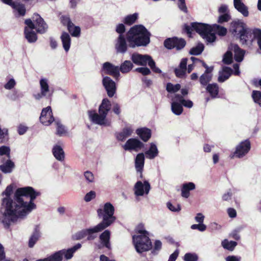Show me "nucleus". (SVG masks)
<instances>
[{
    "mask_svg": "<svg viewBox=\"0 0 261 261\" xmlns=\"http://www.w3.org/2000/svg\"><path fill=\"white\" fill-rule=\"evenodd\" d=\"M151 33L142 24H137L131 27L126 33V38L124 35H119L115 44L117 53H125L127 50L126 40L131 48L146 46L150 41Z\"/></svg>",
    "mask_w": 261,
    "mask_h": 261,
    "instance_id": "1",
    "label": "nucleus"
},
{
    "mask_svg": "<svg viewBox=\"0 0 261 261\" xmlns=\"http://www.w3.org/2000/svg\"><path fill=\"white\" fill-rule=\"evenodd\" d=\"M41 195L32 187H25L18 188L15 193V198L17 204L19 205L20 209L17 214L18 216H23L36 208L34 200Z\"/></svg>",
    "mask_w": 261,
    "mask_h": 261,
    "instance_id": "2",
    "label": "nucleus"
},
{
    "mask_svg": "<svg viewBox=\"0 0 261 261\" xmlns=\"http://www.w3.org/2000/svg\"><path fill=\"white\" fill-rule=\"evenodd\" d=\"M13 187L10 185L7 187L5 190L2 193L3 195H6V197L4 198L2 200V205L5 206V211L3 214V219L2 223L4 227L8 229L11 222H14L17 220V214L18 210L20 209L19 205L16 203L10 198L13 193Z\"/></svg>",
    "mask_w": 261,
    "mask_h": 261,
    "instance_id": "3",
    "label": "nucleus"
},
{
    "mask_svg": "<svg viewBox=\"0 0 261 261\" xmlns=\"http://www.w3.org/2000/svg\"><path fill=\"white\" fill-rule=\"evenodd\" d=\"M111 108V101L107 98H103L98 108L99 114L97 113L95 110L88 111L90 120L96 124L109 126L110 122H108L107 116Z\"/></svg>",
    "mask_w": 261,
    "mask_h": 261,
    "instance_id": "4",
    "label": "nucleus"
},
{
    "mask_svg": "<svg viewBox=\"0 0 261 261\" xmlns=\"http://www.w3.org/2000/svg\"><path fill=\"white\" fill-rule=\"evenodd\" d=\"M143 227V225L142 224H139L138 226V232L141 234L133 237L136 249L139 253L148 251L152 248L150 239L147 236L148 232L142 229Z\"/></svg>",
    "mask_w": 261,
    "mask_h": 261,
    "instance_id": "5",
    "label": "nucleus"
},
{
    "mask_svg": "<svg viewBox=\"0 0 261 261\" xmlns=\"http://www.w3.org/2000/svg\"><path fill=\"white\" fill-rule=\"evenodd\" d=\"M231 27L232 33L238 36L242 44H246L249 40L252 41L253 31L248 28L244 22L239 20L233 21L231 23Z\"/></svg>",
    "mask_w": 261,
    "mask_h": 261,
    "instance_id": "6",
    "label": "nucleus"
},
{
    "mask_svg": "<svg viewBox=\"0 0 261 261\" xmlns=\"http://www.w3.org/2000/svg\"><path fill=\"white\" fill-rule=\"evenodd\" d=\"M192 29L199 34L207 43H213L216 39V34L212 33V25L207 23L191 22Z\"/></svg>",
    "mask_w": 261,
    "mask_h": 261,
    "instance_id": "7",
    "label": "nucleus"
},
{
    "mask_svg": "<svg viewBox=\"0 0 261 261\" xmlns=\"http://www.w3.org/2000/svg\"><path fill=\"white\" fill-rule=\"evenodd\" d=\"M115 208L110 202H107L104 204L103 209L98 208L97 211L98 216H102V221L100 223L106 228L111 225L116 220L114 216Z\"/></svg>",
    "mask_w": 261,
    "mask_h": 261,
    "instance_id": "8",
    "label": "nucleus"
},
{
    "mask_svg": "<svg viewBox=\"0 0 261 261\" xmlns=\"http://www.w3.org/2000/svg\"><path fill=\"white\" fill-rule=\"evenodd\" d=\"M81 244L80 243H77L73 247L67 250L63 249L59 250L46 258L39 259L36 261H62L63 256H64L66 259H69L72 257L73 253L77 249L81 248Z\"/></svg>",
    "mask_w": 261,
    "mask_h": 261,
    "instance_id": "9",
    "label": "nucleus"
},
{
    "mask_svg": "<svg viewBox=\"0 0 261 261\" xmlns=\"http://www.w3.org/2000/svg\"><path fill=\"white\" fill-rule=\"evenodd\" d=\"M24 23L31 29H35L37 33L41 34L45 33L48 29L47 23L41 16L37 13H34L32 19L30 18L25 19Z\"/></svg>",
    "mask_w": 261,
    "mask_h": 261,
    "instance_id": "10",
    "label": "nucleus"
},
{
    "mask_svg": "<svg viewBox=\"0 0 261 261\" xmlns=\"http://www.w3.org/2000/svg\"><path fill=\"white\" fill-rule=\"evenodd\" d=\"M186 44L185 39L177 37L168 38L164 41L165 48L170 50L175 48L177 51L182 50L186 46Z\"/></svg>",
    "mask_w": 261,
    "mask_h": 261,
    "instance_id": "11",
    "label": "nucleus"
},
{
    "mask_svg": "<svg viewBox=\"0 0 261 261\" xmlns=\"http://www.w3.org/2000/svg\"><path fill=\"white\" fill-rule=\"evenodd\" d=\"M60 21L63 25L67 28V30L72 37H78L81 35V28L75 26L71 21L68 15H62L60 17Z\"/></svg>",
    "mask_w": 261,
    "mask_h": 261,
    "instance_id": "12",
    "label": "nucleus"
},
{
    "mask_svg": "<svg viewBox=\"0 0 261 261\" xmlns=\"http://www.w3.org/2000/svg\"><path fill=\"white\" fill-rule=\"evenodd\" d=\"M144 144L137 138H130L122 145V148L125 151H139L144 147Z\"/></svg>",
    "mask_w": 261,
    "mask_h": 261,
    "instance_id": "13",
    "label": "nucleus"
},
{
    "mask_svg": "<svg viewBox=\"0 0 261 261\" xmlns=\"http://www.w3.org/2000/svg\"><path fill=\"white\" fill-rule=\"evenodd\" d=\"M250 148L251 144L248 139L242 141L236 147L233 156L238 158H243L249 151Z\"/></svg>",
    "mask_w": 261,
    "mask_h": 261,
    "instance_id": "14",
    "label": "nucleus"
},
{
    "mask_svg": "<svg viewBox=\"0 0 261 261\" xmlns=\"http://www.w3.org/2000/svg\"><path fill=\"white\" fill-rule=\"evenodd\" d=\"M40 121L44 125L48 126L55 121L50 106L43 108L40 116Z\"/></svg>",
    "mask_w": 261,
    "mask_h": 261,
    "instance_id": "15",
    "label": "nucleus"
},
{
    "mask_svg": "<svg viewBox=\"0 0 261 261\" xmlns=\"http://www.w3.org/2000/svg\"><path fill=\"white\" fill-rule=\"evenodd\" d=\"M152 58L148 55H141L139 53H133L131 56V59L134 63L137 65L146 66L149 64V61Z\"/></svg>",
    "mask_w": 261,
    "mask_h": 261,
    "instance_id": "16",
    "label": "nucleus"
},
{
    "mask_svg": "<svg viewBox=\"0 0 261 261\" xmlns=\"http://www.w3.org/2000/svg\"><path fill=\"white\" fill-rule=\"evenodd\" d=\"M102 84L109 97H112L116 92V86L114 81L110 77L105 76L102 79Z\"/></svg>",
    "mask_w": 261,
    "mask_h": 261,
    "instance_id": "17",
    "label": "nucleus"
},
{
    "mask_svg": "<svg viewBox=\"0 0 261 261\" xmlns=\"http://www.w3.org/2000/svg\"><path fill=\"white\" fill-rule=\"evenodd\" d=\"M150 189V185L148 181H144V184L141 181H138L134 187L135 194L136 196H143L145 193L148 194Z\"/></svg>",
    "mask_w": 261,
    "mask_h": 261,
    "instance_id": "18",
    "label": "nucleus"
},
{
    "mask_svg": "<svg viewBox=\"0 0 261 261\" xmlns=\"http://www.w3.org/2000/svg\"><path fill=\"white\" fill-rule=\"evenodd\" d=\"M102 70L105 74L112 75L116 79H117L120 76L118 66H116L110 62H107L103 63Z\"/></svg>",
    "mask_w": 261,
    "mask_h": 261,
    "instance_id": "19",
    "label": "nucleus"
},
{
    "mask_svg": "<svg viewBox=\"0 0 261 261\" xmlns=\"http://www.w3.org/2000/svg\"><path fill=\"white\" fill-rule=\"evenodd\" d=\"M187 58H182L177 68H175L174 72L175 76L178 78H184L185 76L187 71Z\"/></svg>",
    "mask_w": 261,
    "mask_h": 261,
    "instance_id": "20",
    "label": "nucleus"
},
{
    "mask_svg": "<svg viewBox=\"0 0 261 261\" xmlns=\"http://www.w3.org/2000/svg\"><path fill=\"white\" fill-rule=\"evenodd\" d=\"M106 228L105 226H103L102 224L99 223L96 226L90 228L86 229V236H87V240L92 241L94 240L97 236L94 234L95 233H97L101 231L103 229Z\"/></svg>",
    "mask_w": 261,
    "mask_h": 261,
    "instance_id": "21",
    "label": "nucleus"
},
{
    "mask_svg": "<svg viewBox=\"0 0 261 261\" xmlns=\"http://www.w3.org/2000/svg\"><path fill=\"white\" fill-rule=\"evenodd\" d=\"M136 133L145 142H147L151 137V130L146 127L137 128Z\"/></svg>",
    "mask_w": 261,
    "mask_h": 261,
    "instance_id": "22",
    "label": "nucleus"
},
{
    "mask_svg": "<svg viewBox=\"0 0 261 261\" xmlns=\"http://www.w3.org/2000/svg\"><path fill=\"white\" fill-rule=\"evenodd\" d=\"M229 48L234 51V59L237 62H240L243 61L245 53V50L236 44H231Z\"/></svg>",
    "mask_w": 261,
    "mask_h": 261,
    "instance_id": "23",
    "label": "nucleus"
},
{
    "mask_svg": "<svg viewBox=\"0 0 261 261\" xmlns=\"http://www.w3.org/2000/svg\"><path fill=\"white\" fill-rule=\"evenodd\" d=\"M133 133V129L131 127H125L121 132L116 133L115 136L118 141L123 142L130 137Z\"/></svg>",
    "mask_w": 261,
    "mask_h": 261,
    "instance_id": "24",
    "label": "nucleus"
},
{
    "mask_svg": "<svg viewBox=\"0 0 261 261\" xmlns=\"http://www.w3.org/2000/svg\"><path fill=\"white\" fill-rule=\"evenodd\" d=\"M33 30L31 29L28 25L25 26L24 29V37L30 43H35L38 39L37 35Z\"/></svg>",
    "mask_w": 261,
    "mask_h": 261,
    "instance_id": "25",
    "label": "nucleus"
},
{
    "mask_svg": "<svg viewBox=\"0 0 261 261\" xmlns=\"http://www.w3.org/2000/svg\"><path fill=\"white\" fill-rule=\"evenodd\" d=\"M233 4L234 8L244 16L247 17L249 15L248 7L241 0H233Z\"/></svg>",
    "mask_w": 261,
    "mask_h": 261,
    "instance_id": "26",
    "label": "nucleus"
},
{
    "mask_svg": "<svg viewBox=\"0 0 261 261\" xmlns=\"http://www.w3.org/2000/svg\"><path fill=\"white\" fill-rule=\"evenodd\" d=\"M145 157L143 153H138L135 159V167L138 171L141 172L140 177H142V170L144 165Z\"/></svg>",
    "mask_w": 261,
    "mask_h": 261,
    "instance_id": "27",
    "label": "nucleus"
},
{
    "mask_svg": "<svg viewBox=\"0 0 261 261\" xmlns=\"http://www.w3.org/2000/svg\"><path fill=\"white\" fill-rule=\"evenodd\" d=\"M195 189V185L192 182L184 184L181 187V195L182 197L188 198L190 196V191Z\"/></svg>",
    "mask_w": 261,
    "mask_h": 261,
    "instance_id": "28",
    "label": "nucleus"
},
{
    "mask_svg": "<svg viewBox=\"0 0 261 261\" xmlns=\"http://www.w3.org/2000/svg\"><path fill=\"white\" fill-rule=\"evenodd\" d=\"M206 90L212 98H215L218 97L219 87L217 83L208 84L206 86Z\"/></svg>",
    "mask_w": 261,
    "mask_h": 261,
    "instance_id": "29",
    "label": "nucleus"
},
{
    "mask_svg": "<svg viewBox=\"0 0 261 261\" xmlns=\"http://www.w3.org/2000/svg\"><path fill=\"white\" fill-rule=\"evenodd\" d=\"M40 237V232L39 227L36 225L34 228V231L29 240L28 246L30 248L34 247L35 244L38 241Z\"/></svg>",
    "mask_w": 261,
    "mask_h": 261,
    "instance_id": "30",
    "label": "nucleus"
},
{
    "mask_svg": "<svg viewBox=\"0 0 261 261\" xmlns=\"http://www.w3.org/2000/svg\"><path fill=\"white\" fill-rule=\"evenodd\" d=\"M233 73L232 69L229 67L224 66L223 67L222 73L220 74L218 79L219 82L222 83L229 79Z\"/></svg>",
    "mask_w": 261,
    "mask_h": 261,
    "instance_id": "31",
    "label": "nucleus"
},
{
    "mask_svg": "<svg viewBox=\"0 0 261 261\" xmlns=\"http://www.w3.org/2000/svg\"><path fill=\"white\" fill-rule=\"evenodd\" d=\"M53 153L57 160L62 161L64 160V151L60 146L55 145L53 148Z\"/></svg>",
    "mask_w": 261,
    "mask_h": 261,
    "instance_id": "32",
    "label": "nucleus"
},
{
    "mask_svg": "<svg viewBox=\"0 0 261 261\" xmlns=\"http://www.w3.org/2000/svg\"><path fill=\"white\" fill-rule=\"evenodd\" d=\"M61 39L64 50L67 52L70 47L71 38L69 35L66 32H63L61 36Z\"/></svg>",
    "mask_w": 261,
    "mask_h": 261,
    "instance_id": "33",
    "label": "nucleus"
},
{
    "mask_svg": "<svg viewBox=\"0 0 261 261\" xmlns=\"http://www.w3.org/2000/svg\"><path fill=\"white\" fill-rule=\"evenodd\" d=\"M15 167L14 163L8 160L4 164L0 165V170L4 173H11Z\"/></svg>",
    "mask_w": 261,
    "mask_h": 261,
    "instance_id": "34",
    "label": "nucleus"
},
{
    "mask_svg": "<svg viewBox=\"0 0 261 261\" xmlns=\"http://www.w3.org/2000/svg\"><path fill=\"white\" fill-rule=\"evenodd\" d=\"M147 158L153 159L158 155L159 151L155 144L151 143L149 149L145 152Z\"/></svg>",
    "mask_w": 261,
    "mask_h": 261,
    "instance_id": "35",
    "label": "nucleus"
},
{
    "mask_svg": "<svg viewBox=\"0 0 261 261\" xmlns=\"http://www.w3.org/2000/svg\"><path fill=\"white\" fill-rule=\"evenodd\" d=\"M212 33H217L220 36H224L227 33V29L217 24L212 25Z\"/></svg>",
    "mask_w": 261,
    "mask_h": 261,
    "instance_id": "36",
    "label": "nucleus"
},
{
    "mask_svg": "<svg viewBox=\"0 0 261 261\" xmlns=\"http://www.w3.org/2000/svg\"><path fill=\"white\" fill-rule=\"evenodd\" d=\"M133 67V64L130 61L126 60L121 64L119 68V72L121 71L122 73H128Z\"/></svg>",
    "mask_w": 261,
    "mask_h": 261,
    "instance_id": "37",
    "label": "nucleus"
},
{
    "mask_svg": "<svg viewBox=\"0 0 261 261\" xmlns=\"http://www.w3.org/2000/svg\"><path fill=\"white\" fill-rule=\"evenodd\" d=\"M138 18V14L135 13L126 16L123 20V22L127 25H131L135 23Z\"/></svg>",
    "mask_w": 261,
    "mask_h": 261,
    "instance_id": "38",
    "label": "nucleus"
},
{
    "mask_svg": "<svg viewBox=\"0 0 261 261\" xmlns=\"http://www.w3.org/2000/svg\"><path fill=\"white\" fill-rule=\"evenodd\" d=\"M13 9L17 11L18 17L24 16L26 14V8L25 5L20 3H16L14 6L12 7Z\"/></svg>",
    "mask_w": 261,
    "mask_h": 261,
    "instance_id": "39",
    "label": "nucleus"
},
{
    "mask_svg": "<svg viewBox=\"0 0 261 261\" xmlns=\"http://www.w3.org/2000/svg\"><path fill=\"white\" fill-rule=\"evenodd\" d=\"M110 232L108 230L104 231L99 236L101 242L107 248H109L110 247Z\"/></svg>",
    "mask_w": 261,
    "mask_h": 261,
    "instance_id": "40",
    "label": "nucleus"
},
{
    "mask_svg": "<svg viewBox=\"0 0 261 261\" xmlns=\"http://www.w3.org/2000/svg\"><path fill=\"white\" fill-rule=\"evenodd\" d=\"M204 46L202 43H198V44L191 48L189 54L192 55L198 56L200 55L203 51Z\"/></svg>",
    "mask_w": 261,
    "mask_h": 261,
    "instance_id": "41",
    "label": "nucleus"
},
{
    "mask_svg": "<svg viewBox=\"0 0 261 261\" xmlns=\"http://www.w3.org/2000/svg\"><path fill=\"white\" fill-rule=\"evenodd\" d=\"M221 244L224 249L232 251L237 245V243L233 241H228L227 239H225L222 242Z\"/></svg>",
    "mask_w": 261,
    "mask_h": 261,
    "instance_id": "42",
    "label": "nucleus"
},
{
    "mask_svg": "<svg viewBox=\"0 0 261 261\" xmlns=\"http://www.w3.org/2000/svg\"><path fill=\"white\" fill-rule=\"evenodd\" d=\"M172 112L176 115H180L183 112L182 105L177 102H173L171 103Z\"/></svg>",
    "mask_w": 261,
    "mask_h": 261,
    "instance_id": "43",
    "label": "nucleus"
},
{
    "mask_svg": "<svg viewBox=\"0 0 261 261\" xmlns=\"http://www.w3.org/2000/svg\"><path fill=\"white\" fill-rule=\"evenodd\" d=\"M212 74H206L203 73L199 77V82L202 86H207L212 81Z\"/></svg>",
    "mask_w": 261,
    "mask_h": 261,
    "instance_id": "44",
    "label": "nucleus"
},
{
    "mask_svg": "<svg viewBox=\"0 0 261 261\" xmlns=\"http://www.w3.org/2000/svg\"><path fill=\"white\" fill-rule=\"evenodd\" d=\"M181 85L179 84L173 85L171 83L167 84L166 90L169 93H175L180 89Z\"/></svg>",
    "mask_w": 261,
    "mask_h": 261,
    "instance_id": "45",
    "label": "nucleus"
},
{
    "mask_svg": "<svg viewBox=\"0 0 261 261\" xmlns=\"http://www.w3.org/2000/svg\"><path fill=\"white\" fill-rule=\"evenodd\" d=\"M40 90L43 93L47 94L49 92V85L47 83V80L45 79H42L40 80Z\"/></svg>",
    "mask_w": 261,
    "mask_h": 261,
    "instance_id": "46",
    "label": "nucleus"
},
{
    "mask_svg": "<svg viewBox=\"0 0 261 261\" xmlns=\"http://www.w3.org/2000/svg\"><path fill=\"white\" fill-rule=\"evenodd\" d=\"M224 64L230 65L232 62V53L230 50H227L224 55L223 60Z\"/></svg>",
    "mask_w": 261,
    "mask_h": 261,
    "instance_id": "47",
    "label": "nucleus"
},
{
    "mask_svg": "<svg viewBox=\"0 0 261 261\" xmlns=\"http://www.w3.org/2000/svg\"><path fill=\"white\" fill-rule=\"evenodd\" d=\"M251 96L254 102L261 107V92L260 91L253 90Z\"/></svg>",
    "mask_w": 261,
    "mask_h": 261,
    "instance_id": "48",
    "label": "nucleus"
},
{
    "mask_svg": "<svg viewBox=\"0 0 261 261\" xmlns=\"http://www.w3.org/2000/svg\"><path fill=\"white\" fill-rule=\"evenodd\" d=\"M86 229L79 231L72 235V240L73 241L80 240L86 237Z\"/></svg>",
    "mask_w": 261,
    "mask_h": 261,
    "instance_id": "49",
    "label": "nucleus"
},
{
    "mask_svg": "<svg viewBox=\"0 0 261 261\" xmlns=\"http://www.w3.org/2000/svg\"><path fill=\"white\" fill-rule=\"evenodd\" d=\"M254 38L256 39L258 45L261 50V30L255 29L253 30Z\"/></svg>",
    "mask_w": 261,
    "mask_h": 261,
    "instance_id": "50",
    "label": "nucleus"
},
{
    "mask_svg": "<svg viewBox=\"0 0 261 261\" xmlns=\"http://www.w3.org/2000/svg\"><path fill=\"white\" fill-rule=\"evenodd\" d=\"M57 125V134L62 136L66 133L65 127L59 121L56 122Z\"/></svg>",
    "mask_w": 261,
    "mask_h": 261,
    "instance_id": "51",
    "label": "nucleus"
},
{
    "mask_svg": "<svg viewBox=\"0 0 261 261\" xmlns=\"http://www.w3.org/2000/svg\"><path fill=\"white\" fill-rule=\"evenodd\" d=\"M198 255L195 253H187L184 256L185 261H197Z\"/></svg>",
    "mask_w": 261,
    "mask_h": 261,
    "instance_id": "52",
    "label": "nucleus"
},
{
    "mask_svg": "<svg viewBox=\"0 0 261 261\" xmlns=\"http://www.w3.org/2000/svg\"><path fill=\"white\" fill-rule=\"evenodd\" d=\"M231 19V16L228 13H225L219 16L217 22L219 23L222 24L224 22L229 21Z\"/></svg>",
    "mask_w": 261,
    "mask_h": 261,
    "instance_id": "53",
    "label": "nucleus"
},
{
    "mask_svg": "<svg viewBox=\"0 0 261 261\" xmlns=\"http://www.w3.org/2000/svg\"><path fill=\"white\" fill-rule=\"evenodd\" d=\"M148 66L150 67L151 70L156 73H161L162 71L158 67H156L154 61L152 59L149 61Z\"/></svg>",
    "mask_w": 261,
    "mask_h": 261,
    "instance_id": "54",
    "label": "nucleus"
},
{
    "mask_svg": "<svg viewBox=\"0 0 261 261\" xmlns=\"http://www.w3.org/2000/svg\"><path fill=\"white\" fill-rule=\"evenodd\" d=\"M96 197V193L94 191H91L87 193L85 197L84 200L86 202H89L92 199H94Z\"/></svg>",
    "mask_w": 261,
    "mask_h": 261,
    "instance_id": "55",
    "label": "nucleus"
},
{
    "mask_svg": "<svg viewBox=\"0 0 261 261\" xmlns=\"http://www.w3.org/2000/svg\"><path fill=\"white\" fill-rule=\"evenodd\" d=\"M10 149L9 147L6 146H2L0 147V155H6L8 158H10Z\"/></svg>",
    "mask_w": 261,
    "mask_h": 261,
    "instance_id": "56",
    "label": "nucleus"
},
{
    "mask_svg": "<svg viewBox=\"0 0 261 261\" xmlns=\"http://www.w3.org/2000/svg\"><path fill=\"white\" fill-rule=\"evenodd\" d=\"M167 206L168 208L172 212H179L181 210L180 205L179 204H177L175 205H173L171 202H167Z\"/></svg>",
    "mask_w": 261,
    "mask_h": 261,
    "instance_id": "57",
    "label": "nucleus"
},
{
    "mask_svg": "<svg viewBox=\"0 0 261 261\" xmlns=\"http://www.w3.org/2000/svg\"><path fill=\"white\" fill-rule=\"evenodd\" d=\"M136 71L141 73L143 75H147L151 73L150 70L146 67L137 68L136 69Z\"/></svg>",
    "mask_w": 261,
    "mask_h": 261,
    "instance_id": "58",
    "label": "nucleus"
},
{
    "mask_svg": "<svg viewBox=\"0 0 261 261\" xmlns=\"http://www.w3.org/2000/svg\"><path fill=\"white\" fill-rule=\"evenodd\" d=\"M162 242L159 240H156L154 242V245L152 251V253L153 254H156V251H159L162 248Z\"/></svg>",
    "mask_w": 261,
    "mask_h": 261,
    "instance_id": "59",
    "label": "nucleus"
},
{
    "mask_svg": "<svg viewBox=\"0 0 261 261\" xmlns=\"http://www.w3.org/2000/svg\"><path fill=\"white\" fill-rule=\"evenodd\" d=\"M178 7L182 11L187 13L188 9L186 5L185 0H178Z\"/></svg>",
    "mask_w": 261,
    "mask_h": 261,
    "instance_id": "60",
    "label": "nucleus"
},
{
    "mask_svg": "<svg viewBox=\"0 0 261 261\" xmlns=\"http://www.w3.org/2000/svg\"><path fill=\"white\" fill-rule=\"evenodd\" d=\"M191 228L192 229H198L200 231H203L206 229V226L203 223H199L198 224H193Z\"/></svg>",
    "mask_w": 261,
    "mask_h": 261,
    "instance_id": "61",
    "label": "nucleus"
},
{
    "mask_svg": "<svg viewBox=\"0 0 261 261\" xmlns=\"http://www.w3.org/2000/svg\"><path fill=\"white\" fill-rule=\"evenodd\" d=\"M116 32L119 35H123L125 32V27L123 23H119L116 28Z\"/></svg>",
    "mask_w": 261,
    "mask_h": 261,
    "instance_id": "62",
    "label": "nucleus"
},
{
    "mask_svg": "<svg viewBox=\"0 0 261 261\" xmlns=\"http://www.w3.org/2000/svg\"><path fill=\"white\" fill-rule=\"evenodd\" d=\"M182 30L185 33H187L189 37L192 36V31L194 30L192 29L191 25L190 26L187 24H185Z\"/></svg>",
    "mask_w": 261,
    "mask_h": 261,
    "instance_id": "63",
    "label": "nucleus"
},
{
    "mask_svg": "<svg viewBox=\"0 0 261 261\" xmlns=\"http://www.w3.org/2000/svg\"><path fill=\"white\" fill-rule=\"evenodd\" d=\"M16 82L13 79H10L4 86L6 89L11 90L14 87Z\"/></svg>",
    "mask_w": 261,
    "mask_h": 261,
    "instance_id": "64",
    "label": "nucleus"
}]
</instances>
